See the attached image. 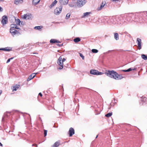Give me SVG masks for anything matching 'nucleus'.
<instances>
[{"label": "nucleus", "instance_id": "a211bd4d", "mask_svg": "<svg viewBox=\"0 0 147 147\" xmlns=\"http://www.w3.org/2000/svg\"><path fill=\"white\" fill-rule=\"evenodd\" d=\"M116 76L115 77V79L116 80H121L123 78L121 75H118L117 73Z\"/></svg>", "mask_w": 147, "mask_h": 147}, {"label": "nucleus", "instance_id": "423d86ee", "mask_svg": "<svg viewBox=\"0 0 147 147\" xmlns=\"http://www.w3.org/2000/svg\"><path fill=\"white\" fill-rule=\"evenodd\" d=\"M62 60V58L61 56H60L58 58L57 61V63L60 66V67L58 68V69H61L63 68V62H62L61 60Z\"/></svg>", "mask_w": 147, "mask_h": 147}, {"label": "nucleus", "instance_id": "4c0bfd02", "mask_svg": "<svg viewBox=\"0 0 147 147\" xmlns=\"http://www.w3.org/2000/svg\"><path fill=\"white\" fill-rule=\"evenodd\" d=\"M44 136L45 137L47 135V130H46L45 129H44Z\"/></svg>", "mask_w": 147, "mask_h": 147}, {"label": "nucleus", "instance_id": "f704fd0d", "mask_svg": "<svg viewBox=\"0 0 147 147\" xmlns=\"http://www.w3.org/2000/svg\"><path fill=\"white\" fill-rule=\"evenodd\" d=\"M20 22L21 21L19 19H18L16 22L17 24L18 25H20Z\"/></svg>", "mask_w": 147, "mask_h": 147}, {"label": "nucleus", "instance_id": "5fc2aeb1", "mask_svg": "<svg viewBox=\"0 0 147 147\" xmlns=\"http://www.w3.org/2000/svg\"><path fill=\"white\" fill-rule=\"evenodd\" d=\"M13 57H11V58H9V59H10V60H11V59H13Z\"/></svg>", "mask_w": 147, "mask_h": 147}, {"label": "nucleus", "instance_id": "c85d7f7f", "mask_svg": "<svg viewBox=\"0 0 147 147\" xmlns=\"http://www.w3.org/2000/svg\"><path fill=\"white\" fill-rule=\"evenodd\" d=\"M43 26H36L34 27V28L36 30H40L42 28Z\"/></svg>", "mask_w": 147, "mask_h": 147}, {"label": "nucleus", "instance_id": "7ed1b4c3", "mask_svg": "<svg viewBox=\"0 0 147 147\" xmlns=\"http://www.w3.org/2000/svg\"><path fill=\"white\" fill-rule=\"evenodd\" d=\"M62 7H63L62 5H60L58 7L56 8L54 10V14L57 15L59 14L62 11Z\"/></svg>", "mask_w": 147, "mask_h": 147}, {"label": "nucleus", "instance_id": "1a4fd4ad", "mask_svg": "<svg viewBox=\"0 0 147 147\" xmlns=\"http://www.w3.org/2000/svg\"><path fill=\"white\" fill-rule=\"evenodd\" d=\"M22 18L25 20L30 19L31 18V15L29 13H26L22 16Z\"/></svg>", "mask_w": 147, "mask_h": 147}, {"label": "nucleus", "instance_id": "473e14b6", "mask_svg": "<svg viewBox=\"0 0 147 147\" xmlns=\"http://www.w3.org/2000/svg\"><path fill=\"white\" fill-rule=\"evenodd\" d=\"M116 18H117L116 21H115L116 22V24H118V22H119V16H116Z\"/></svg>", "mask_w": 147, "mask_h": 147}, {"label": "nucleus", "instance_id": "ea45409f", "mask_svg": "<svg viewBox=\"0 0 147 147\" xmlns=\"http://www.w3.org/2000/svg\"><path fill=\"white\" fill-rule=\"evenodd\" d=\"M6 113H5L4 114V117H3V118H2V121H3L5 119V115H6Z\"/></svg>", "mask_w": 147, "mask_h": 147}, {"label": "nucleus", "instance_id": "6e6d98bb", "mask_svg": "<svg viewBox=\"0 0 147 147\" xmlns=\"http://www.w3.org/2000/svg\"><path fill=\"white\" fill-rule=\"evenodd\" d=\"M145 13H146V14L147 13V11H146L144 12Z\"/></svg>", "mask_w": 147, "mask_h": 147}, {"label": "nucleus", "instance_id": "37998d69", "mask_svg": "<svg viewBox=\"0 0 147 147\" xmlns=\"http://www.w3.org/2000/svg\"><path fill=\"white\" fill-rule=\"evenodd\" d=\"M120 0H111V1L113 2H116V1H119Z\"/></svg>", "mask_w": 147, "mask_h": 147}, {"label": "nucleus", "instance_id": "393cba45", "mask_svg": "<svg viewBox=\"0 0 147 147\" xmlns=\"http://www.w3.org/2000/svg\"><path fill=\"white\" fill-rule=\"evenodd\" d=\"M90 13V12H87L84 13L83 16H82V18H84L87 17Z\"/></svg>", "mask_w": 147, "mask_h": 147}, {"label": "nucleus", "instance_id": "c03bdc74", "mask_svg": "<svg viewBox=\"0 0 147 147\" xmlns=\"http://www.w3.org/2000/svg\"><path fill=\"white\" fill-rule=\"evenodd\" d=\"M35 146V147H38L37 145L36 144H33L32 145V146Z\"/></svg>", "mask_w": 147, "mask_h": 147}, {"label": "nucleus", "instance_id": "9b49d317", "mask_svg": "<svg viewBox=\"0 0 147 147\" xmlns=\"http://www.w3.org/2000/svg\"><path fill=\"white\" fill-rule=\"evenodd\" d=\"M10 32L11 34L13 36L16 34H17L18 32V31L14 28H10Z\"/></svg>", "mask_w": 147, "mask_h": 147}, {"label": "nucleus", "instance_id": "09e8293b", "mask_svg": "<svg viewBox=\"0 0 147 147\" xmlns=\"http://www.w3.org/2000/svg\"><path fill=\"white\" fill-rule=\"evenodd\" d=\"M122 71H124V72H127V70H122Z\"/></svg>", "mask_w": 147, "mask_h": 147}, {"label": "nucleus", "instance_id": "3c124183", "mask_svg": "<svg viewBox=\"0 0 147 147\" xmlns=\"http://www.w3.org/2000/svg\"><path fill=\"white\" fill-rule=\"evenodd\" d=\"M100 113V112H98L97 113H96V115H98V114H99Z\"/></svg>", "mask_w": 147, "mask_h": 147}, {"label": "nucleus", "instance_id": "39448f33", "mask_svg": "<svg viewBox=\"0 0 147 147\" xmlns=\"http://www.w3.org/2000/svg\"><path fill=\"white\" fill-rule=\"evenodd\" d=\"M86 2V0H77L76 4L78 7H81L84 5Z\"/></svg>", "mask_w": 147, "mask_h": 147}, {"label": "nucleus", "instance_id": "72a5a7b5", "mask_svg": "<svg viewBox=\"0 0 147 147\" xmlns=\"http://www.w3.org/2000/svg\"><path fill=\"white\" fill-rule=\"evenodd\" d=\"M92 51L93 53H96L98 52V51L97 49H92Z\"/></svg>", "mask_w": 147, "mask_h": 147}, {"label": "nucleus", "instance_id": "0eeeda50", "mask_svg": "<svg viewBox=\"0 0 147 147\" xmlns=\"http://www.w3.org/2000/svg\"><path fill=\"white\" fill-rule=\"evenodd\" d=\"M90 73L91 74L96 75H102L104 73L99 72L98 71L95 69H91L90 70Z\"/></svg>", "mask_w": 147, "mask_h": 147}, {"label": "nucleus", "instance_id": "79ce46f5", "mask_svg": "<svg viewBox=\"0 0 147 147\" xmlns=\"http://www.w3.org/2000/svg\"><path fill=\"white\" fill-rule=\"evenodd\" d=\"M10 61V59H8L7 62H6V63H8Z\"/></svg>", "mask_w": 147, "mask_h": 147}, {"label": "nucleus", "instance_id": "58836bf2", "mask_svg": "<svg viewBox=\"0 0 147 147\" xmlns=\"http://www.w3.org/2000/svg\"><path fill=\"white\" fill-rule=\"evenodd\" d=\"M80 56L82 58V59L84 60V55L81 53H80Z\"/></svg>", "mask_w": 147, "mask_h": 147}, {"label": "nucleus", "instance_id": "6ab92c4d", "mask_svg": "<svg viewBox=\"0 0 147 147\" xmlns=\"http://www.w3.org/2000/svg\"><path fill=\"white\" fill-rule=\"evenodd\" d=\"M106 3L105 1H102L100 5V7H98L97 8V10H100L105 5Z\"/></svg>", "mask_w": 147, "mask_h": 147}, {"label": "nucleus", "instance_id": "4468645a", "mask_svg": "<svg viewBox=\"0 0 147 147\" xmlns=\"http://www.w3.org/2000/svg\"><path fill=\"white\" fill-rule=\"evenodd\" d=\"M20 86L19 85L16 84L15 86L11 87V89L13 92L16 91L17 89L20 87Z\"/></svg>", "mask_w": 147, "mask_h": 147}, {"label": "nucleus", "instance_id": "c756f323", "mask_svg": "<svg viewBox=\"0 0 147 147\" xmlns=\"http://www.w3.org/2000/svg\"><path fill=\"white\" fill-rule=\"evenodd\" d=\"M80 39L79 37L76 38L74 39V42L76 43L80 41Z\"/></svg>", "mask_w": 147, "mask_h": 147}, {"label": "nucleus", "instance_id": "a19ab883", "mask_svg": "<svg viewBox=\"0 0 147 147\" xmlns=\"http://www.w3.org/2000/svg\"><path fill=\"white\" fill-rule=\"evenodd\" d=\"M66 60V59L65 58H63V59H62V60H61V61L62 62H63L65 61Z\"/></svg>", "mask_w": 147, "mask_h": 147}, {"label": "nucleus", "instance_id": "4d7b16f0", "mask_svg": "<svg viewBox=\"0 0 147 147\" xmlns=\"http://www.w3.org/2000/svg\"><path fill=\"white\" fill-rule=\"evenodd\" d=\"M98 136V135H97V136H96V138H97Z\"/></svg>", "mask_w": 147, "mask_h": 147}, {"label": "nucleus", "instance_id": "f8f14e48", "mask_svg": "<svg viewBox=\"0 0 147 147\" xmlns=\"http://www.w3.org/2000/svg\"><path fill=\"white\" fill-rule=\"evenodd\" d=\"M69 136H71L75 133V131L74 129L72 127H70L69 131Z\"/></svg>", "mask_w": 147, "mask_h": 147}, {"label": "nucleus", "instance_id": "a878e982", "mask_svg": "<svg viewBox=\"0 0 147 147\" xmlns=\"http://www.w3.org/2000/svg\"><path fill=\"white\" fill-rule=\"evenodd\" d=\"M69 6L71 7H76V5L75 3L72 2L69 4Z\"/></svg>", "mask_w": 147, "mask_h": 147}, {"label": "nucleus", "instance_id": "f3484780", "mask_svg": "<svg viewBox=\"0 0 147 147\" xmlns=\"http://www.w3.org/2000/svg\"><path fill=\"white\" fill-rule=\"evenodd\" d=\"M50 43L51 44H53L55 43H60L61 42L59 41H58L57 40L54 39H51L50 41Z\"/></svg>", "mask_w": 147, "mask_h": 147}, {"label": "nucleus", "instance_id": "f257e3e1", "mask_svg": "<svg viewBox=\"0 0 147 147\" xmlns=\"http://www.w3.org/2000/svg\"><path fill=\"white\" fill-rule=\"evenodd\" d=\"M116 16L105 17L104 19L105 22L109 25L115 24L117 18H116Z\"/></svg>", "mask_w": 147, "mask_h": 147}, {"label": "nucleus", "instance_id": "aec40b11", "mask_svg": "<svg viewBox=\"0 0 147 147\" xmlns=\"http://www.w3.org/2000/svg\"><path fill=\"white\" fill-rule=\"evenodd\" d=\"M60 144L59 141H57L53 144L52 147H58Z\"/></svg>", "mask_w": 147, "mask_h": 147}, {"label": "nucleus", "instance_id": "e433bc0d", "mask_svg": "<svg viewBox=\"0 0 147 147\" xmlns=\"http://www.w3.org/2000/svg\"><path fill=\"white\" fill-rule=\"evenodd\" d=\"M135 69V68L133 69L132 68H130L127 69V72H129L132 70H134Z\"/></svg>", "mask_w": 147, "mask_h": 147}, {"label": "nucleus", "instance_id": "f03ea898", "mask_svg": "<svg viewBox=\"0 0 147 147\" xmlns=\"http://www.w3.org/2000/svg\"><path fill=\"white\" fill-rule=\"evenodd\" d=\"M105 74L109 77L115 79L117 73L113 70L112 71H109L108 72H105Z\"/></svg>", "mask_w": 147, "mask_h": 147}, {"label": "nucleus", "instance_id": "ddd939ff", "mask_svg": "<svg viewBox=\"0 0 147 147\" xmlns=\"http://www.w3.org/2000/svg\"><path fill=\"white\" fill-rule=\"evenodd\" d=\"M37 73H33L31 74L27 79V81H29L34 78Z\"/></svg>", "mask_w": 147, "mask_h": 147}, {"label": "nucleus", "instance_id": "603ef678", "mask_svg": "<svg viewBox=\"0 0 147 147\" xmlns=\"http://www.w3.org/2000/svg\"><path fill=\"white\" fill-rule=\"evenodd\" d=\"M111 51H110V50H109V51H108L106 53H108L109 52Z\"/></svg>", "mask_w": 147, "mask_h": 147}, {"label": "nucleus", "instance_id": "7c9ffc66", "mask_svg": "<svg viewBox=\"0 0 147 147\" xmlns=\"http://www.w3.org/2000/svg\"><path fill=\"white\" fill-rule=\"evenodd\" d=\"M141 57L144 60L147 59V56H146L144 54L142 55Z\"/></svg>", "mask_w": 147, "mask_h": 147}, {"label": "nucleus", "instance_id": "4be33fe9", "mask_svg": "<svg viewBox=\"0 0 147 147\" xmlns=\"http://www.w3.org/2000/svg\"><path fill=\"white\" fill-rule=\"evenodd\" d=\"M57 3V1L56 0H55L53 2L51 5L49 7L50 8H52L53 7H54Z\"/></svg>", "mask_w": 147, "mask_h": 147}, {"label": "nucleus", "instance_id": "6e6552de", "mask_svg": "<svg viewBox=\"0 0 147 147\" xmlns=\"http://www.w3.org/2000/svg\"><path fill=\"white\" fill-rule=\"evenodd\" d=\"M8 22L7 17L6 16H4L2 17L1 23L3 25L6 24Z\"/></svg>", "mask_w": 147, "mask_h": 147}, {"label": "nucleus", "instance_id": "b1692460", "mask_svg": "<svg viewBox=\"0 0 147 147\" xmlns=\"http://www.w3.org/2000/svg\"><path fill=\"white\" fill-rule=\"evenodd\" d=\"M141 100L142 102V103L146 102L147 100V98L145 97H142L141 98Z\"/></svg>", "mask_w": 147, "mask_h": 147}, {"label": "nucleus", "instance_id": "20e7f679", "mask_svg": "<svg viewBox=\"0 0 147 147\" xmlns=\"http://www.w3.org/2000/svg\"><path fill=\"white\" fill-rule=\"evenodd\" d=\"M125 18V17H123L122 16H119V21L118 22V25H123L127 23L126 20H124V18Z\"/></svg>", "mask_w": 147, "mask_h": 147}, {"label": "nucleus", "instance_id": "8fccbe9b", "mask_svg": "<svg viewBox=\"0 0 147 147\" xmlns=\"http://www.w3.org/2000/svg\"><path fill=\"white\" fill-rule=\"evenodd\" d=\"M2 93V91L1 90H0V95Z\"/></svg>", "mask_w": 147, "mask_h": 147}, {"label": "nucleus", "instance_id": "de8ad7c7", "mask_svg": "<svg viewBox=\"0 0 147 147\" xmlns=\"http://www.w3.org/2000/svg\"><path fill=\"white\" fill-rule=\"evenodd\" d=\"M57 45L59 47H61L63 45V44L61 45L58 44Z\"/></svg>", "mask_w": 147, "mask_h": 147}, {"label": "nucleus", "instance_id": "5701e85b", "mask_svg": "<svg viewBox=\"0 0 147 147\" xmlns=\"http://www.w3.org/2000/svg\"><path fill=\"white\" fill-rule=\"evenodd\" d=\"M114 38L116 40H118L119 39V37L118 33H114Z\"/></svg>", "mask_w": 147, "mask_h": 147}, {"label": "nucleus", "instance_id": "dca6fc26", "mask_svg": "<svg viewBox=\"0 0 147 147\" xmlns=\"http://www.w3.org/2000/svg\"><path fill=\"white\" fill-rule=\"evenodd\" d=\"M23 2V0H15L14 3L16 5H18L22 3Z\"/></svg>", "mask_w": 147, "mask_h": 147}, {"label": "nucleus", "instance_id": "a18cd8bd", "mask_svg": "<svg viewBox=\"0 0 147 147\" xmlns=\"http://www.w3.org/2000/svg\"><path fill=\"white\" fill-rule=\"evenodd\" d=\"M38 95L40 96H42V93L41 92H40L39 93Z\"/></svg>", "mask_w": 147, "mask_h": 147}, {"label": "nucleus", "instance_id": "bb28decb", "mask_svg": "<svg viewBox=\"0 0 147 147\" xmlns=\"http://www.w3.org/2000/svg\"><path fill=\"white\" fill-rule=\"evenodd\" d=\"M10 26L11 28H13L15 29V28L18 29L19 28H18L17 27V26L16 24H11L10 25Z\"/></svg>", "mask_w": 147, "mask_h": 147}, {"label": "nucleus", "instance_id": "13d9d810", "mask_svg": "<svg viewBox=\"0 0 147 147\" xmlns=\"http://www.w3.org/2000/svg\"><path fill=\"white\" fill-rule=\"evenodd\" d=\"M54 127H55V126H54Z\"/></svg>", "mask_w": 147, "mask_h": 147}, {"label": "nucleus", "instance_id": "412c9836", "mask_svg": "<svg viewBox=\"0 0 147 147\" xmlns=\"http://www.w3.org/2000/svg\"><path fill=\"white\" fill-rule=\"evenodd\" d=\"M40 0H32V5H36L38 4Z\"/></svg>", "mask_w": 147, "mask_h": 147}, {"label": "nucleus", "instance_id": "864d4df0", "mask_svg": "<svg viewBox=\"0 0 147 147\" xmlns=\"http://www.w3.org/2000/svg\"><path fill=\"white\" fill-rule=\"evenodd\" d=\"M2 144L0 142V146H2Z\"/></svg>", "mask_w": 147, "mask_h": 147}, {"label": "nucleus", "instance_id": "49530a36", "mask_svg": "<svg viewBox=\"0 0 147 147\" xmlns=\"http://www.w3.org/2000/svg\"><path fill=\"white\" fill-rule=\"evenodd\" d=\"M3 11V9L2 7H0V11Z\"/></svg>", "mask_w": 147, "mask_h": 147}, {"label": "nucleus", "instance_id": "cd10ccee", "mask_svg": "<svg viewBox=\"0 0 147 147\" xmlns=\"http://www.w3.org/2000/svg\"><path fill=\"white\" fill-rule=\"evenodd\" d=\"M11 49H8L7 47H5V48H0V50H3L4 51H10Z\"/></svg>", "mask_w": 147, "mask_h": 147}, {"label": "nucleus", "instance_id": "9d476101", "mask_svg": "<svg viewBox=\"0 0 147 147\" xmlns=\"http://www.w3.org/2000/svg\"><path fill=\"white\" fill-rule=\"evenodd\" d=\"M137 44H138V49L139 50H140L141 49V40L139 38H137V41H136Z\"/></svg>", "mask_w": 147, "mask_h": 147}, {"label": "nucleus", "instance_id": "2eb2a0df", "mask_svg": "<svg viewBox=\"0 0 147 147\" xmlns=\"http://www.w3.org/2000/svg\"><path fill=\"white\" fill-rule=\"evenodd\" d=\"M69 1V0H59V2L61 5H65L67 4Z\"/></svg>", "mask_w": 147, "mask_h": 147}, {"label": "nucleus", "instance_id": "c9c22d12", "mask_svg": "<svg viewBox=\"0 0 147 147\" xmlns=\"http://www.w3.org/2000/svg\"><path fill=\"white\" fill-rule=\"evenodd\" d=\"M70 16V14L69 13H68L66 15L65 19H68L69 17Z\"/></svg>", "mask_w": 147, "mask_h": 147}, {"label": "nucleus", "instance_id": "2f4dec72", "mask_svg": "<svg viewBox=\"0 0 147 147\" xmlns=\"http://www.w3.org/2000/svg\"><path fill=\"white\" fill-rule=\"evenodd\" d=\"M112 115V113H109L105 115V116L107 117H111Z\"/></svg>", "mask_w": 147, "mask_h": 147}]
</instances>
